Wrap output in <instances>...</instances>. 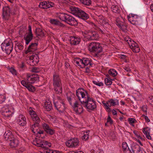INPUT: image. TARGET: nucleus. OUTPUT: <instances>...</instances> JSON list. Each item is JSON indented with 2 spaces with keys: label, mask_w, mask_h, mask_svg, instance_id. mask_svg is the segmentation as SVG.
Instances as JSON below:
<instances>
[{
  "label": "nucleus",
  "mask_w": 153,
  "mask_h": 153,
  "mask_svg": "<svg viewBox=\"0 0 153 153\" xmlns=\"http://www.w3.org/2000/svg\"><path fill=\"white\" fill-rule=\"evenodd\" d=\"M57 16L60 20L71 25L75 26L77 25L76 19L70 15L63 13H57Z\"/></svg>",
  "instance_id": "f257e3e1"
},
{
  "label": "nucleus",
  "mask_w": 153,
  "mask_h": 153,
  "mask_svg": "<svg viewBox=\"0 0 153 153\" xmlns=\"http://www.w3.org/2000/svg\"><path fill=\"white\" fill-rule=\"evenodd\" d=\"M88 48L90 52L94 53V56H95L99 57L103 51L101 45L97 42H91L89 44Z\"/></svg>",
  "instance_id": "f03ea898"
},
{
  "label": "nucleus",
  "mask_w": 153,
  "mask_h": 153,
  "mask_svg": "<svg viewBox=\"0 0 153 153\" xmlns=\"http://www.w3.org/2000/svg\"><path fill=\"white\" fill-rule=\"evenodd\" d=\"M53 85L54 90L57 94H60L62 92V86L61 80L59 76L55 74L53 75Z\"/></svg>",
  "instance_id": "7ed1b4c3"
},
{
  "label": "nucleus",
  "mask_w": 153,
  "mask_h": 153,
  "mask_svg": "<svg viewBox=\"0 0 153 153\" xmlns=\"http://www.w3.org/2000/svg\"><path fill=\"white\" fill-rule=\"evenodd\" d=\"M74 62L81 68H83L85 66L88 65L89 67H91L92 65L91 59L88 58H83L82 59L79 58H75Z\"/></svg>",
  "instance_id": "20e7f679"
},
{
  "label": "nucleus",
  "mask_w": 153,
  "mask_h": 153,
  "mask_svg": "<svg viewBox=\"0 0 153 153\" xmlns=\"http://www.w3.org/2000/svg\"><path fill=\"white\" fill-rule=\"evenodd\" d=\"M13 47L12 42L10 39L5 40L1 45L2 51L8 55L10 54L12 51Z\"/></svg>",
  "instance_id": "39448f33"
},
{
  "label": "nucleus",
  "mask_w": 153,
  "mask_h": 153,
  "mask_svg": "<svg viewBox=\"0 0 153 153\" xmlns=\"http://www.w3.org/2000/svg\"><path fill=\"white\" fill-rule=\"evenodd\" d=\"M76 95L80 101L81 103L85 102L89 97L87 92L83 89L79 88L76 91Z\"/></svg>",
  "instance_id": "423d86ee"
},
{
  "label": "nucleus",
  "mask_w": 153,
  "mask_h": 153,
  "mask_svg": "<svg viewBox=\"0 0 153 153\" xmlns=\"http://www.w3.org/2000/svg\"><path fill=\"white\" fill-rule=\"evenodd\" d=\"M82 33L84 38L88 40H97L99 38L98 33L95 31H85L82 32Z\"/></svg>",
  "instance_id": "0eeeda50"
},
{
  "label": "nucleus",
  "mask_w": 153,
  "mask_h": 153,
  "mask_svg": "<svg viewBox=\"0 0 153 153\" xmlns=\"http://www.w3.org/2000/svg\"><path fill=\"white\" fill-rule=\"evenodd\" d=\"M71 9L73 14L77 15L79 18L83 20H85L89 18L87 13L78 8L72 7Z\"/></svg>",
  "instance_id": "6e6552de"
},
{
  "label": "nucleus",
  "mask_w": 153,
  "mask_h": 153,
  "mask_svg": "<svg viewBox=\"0 0 153 153\" xmlns=\"http://www.w3.org/2000/svg\"><path fill=\"white\" fill-rule=\"evenodd\" d=\"M84 102H85L82 103V104L83 107L88 110V111L90 110L93 111L96 108L97 106L95 101L90 97Z\"/></svg>",
  "instance_id": "1a4fd4ad"
},
{
  "label": "nucleus",
  "mask_w": 153,
  "mask_h": 153,
  "mask_svg": "<svg viewBox=\"0 0 153 153\" xmlns=\"http://www.w3.org/2000/svg\"><path fill=\"white\" fill-rule=\"evenodd\" d=\"M39 80V77L38 75L27 74L26 81L27 82L33 84L35 82H38Z\"/></svg>",
  "instance_id": "9d476101"
},
{
  "label": "nucleus",
  "mask_w": 153,
  "mask_h": 153,
  "mask_svg": "<svg viewBox=\"0 0 153 153\" xmlns=\"http://www.w3.org/2000/svg\"><path fill=\"white\" fill-rule=\"evenodd\" d=\"M79 141L77 138H73L66 141V146L70 148L77 147L79 145Z\"/></svg>",
  "instance_id": "9b49d317"
},
{
  "label": "nucleus",
  "mask_w": 153,
  "mask_h": 153,
  "mask_svg": "<svg viewBox=\"0 0 153 153\" xmlns=\"http://www.w3.org/2000/svg\"><path fill=\"white\" fill-rule=\"evenodd\" d=\"M54 105L56 108L60 113H63L65 111L66 106L64 102H55L53 101Z\"/></svg>",
  "instance_id": "f8f14e48"
},
{
  "label": "nucleus",
  "mask_w": 153,
  "mask_h": 153,
  "mask_svg": "<svg viewBox=\"0 0 153 153\" xmlns=\"http://www.w3.org/2000/svg\"><path fill=\"white\" fill-rule=\"evenodd\" d=\"M73 109L76 114H80L83 111L82 105L79 104L78 101H76L72 105Z\"/></svg>",
  "instance_id": "ddd939ff"
},
{
  "label": "nucleus",
  "mask_w": 153,
  "mask_h": 153,
  "mask_svg": "<svg viewBox=\"0 0 153 153\" xmlns=\"http://www.w3.org/2000/svg\"><path fill=\"white\" fill-rule=\"evenodd\" d=\"M2 115L5 117H10L12 116L13 112L9 109L8 106H5L3 107L1 111Z\"/></svg>",
  "instance_id": "4468645a"
},
{
  "label": "nucleus",
  "mask_w": 153,
  "mask_h": 153,
  "mask_svg": "<svg viewBox=\"0 0 153 153\" xmlns=\"http://www.w3.org/2000/svg\"><path fill=\"white\" fill-rule=\"evenodd\" d=\"M123 22L120 21L119 19H117L116 20V24L123 31H125L127 30V25L123 19Z\"/></svg>",
  "instance_id": "2eb2a0df"
},
{
  "label": "nucleus",
  "mask_w": 153,
  "mask_h": 153,
  "mask_svg": "<svg viewBox=\"0 0 153 153\" xmlns=\"http://www.w3.org/2000/svg\"><path fill=\"white\" fill-rule=\"evenodd\" d=\"M39 58L38 54H35L30 56L29 62L31 65L34 66L39 62Z\"/></svg>",
  "instance_id": "dca6fc26"
},
{
  "label": "nucleus",
  "mask_w": 153,
  "mask_h": 153,
  "mask_svg": "<svg viewBox=\"0 0 153 153\" xmlns=\"http://www.w3.org/2000/svg\"><path fill=\"white\" fill-rule=\"evenodd\" d=\"M54 6L53 3L48 1H43L41 2L39 5V7L42 8L47 9Z\"/></svg>",
  "instance_id": "f3484780"
},
{
  "label": "nucleus",
  "mask_w": 153,
  "mask_h": 153,
  "mask_svg": "<svg viewBox=\"0 0 153 153\" xmlns=\"http://www.w3.org/2000/svg\"><path fill=\"white\" fill-rule=\"evenodd\" d=\"M29 112L33 120L35 123H34L39 124L41 120L37 114L36 112L33 111L32 109L29 110Z\"/></svg>",
  "instance_id": "a211bd4d"
},
{
  "label": "nucleus",
  "mask_w": 153,
  "mask_h": 153,
  "mask_svg": "<svg viewBox=\"0 0 153 153\" xmlns=\"http://www.w3.org/2000/svg\"><path fill=\"white\" fill-rule=\"evenodd\" d=\"M128 19L131 24L135 25L138 24L140 18L137 15L131 14L128 16Z\"/></svg>",
  "instance_id": "6ab92c4d"
},
{
  "label": "nucleus",
  "mask_w": 153,
  "mask_h": 153,
  "mask_svg": "<svg viewBox=\"0 0 153 153\" xmlns=\"http://www.w3.org/2000/svg\"><path fill=\"white\" fill-rule=\"evenodd\" d=\"M3 16L5 20H8L11 14V10L8 7H5L3 9Z\"/></svg>",
  "instance_id": "aec40b11"
},
{
  "label": "nucleus",
  "mask_w": 153,
  "mask_h": 153,
  "mask_svg": "<svg viewBox=\"0 0 153 153\" xmlns=\"http://www.w3.org/2000/svg\"><path fill=\"white\" fill-rule=\"evenodd\" d=\"M21 84L24 87H25L29 91L33 92L35 90V87L32 86L30 83L27 82L25 80H22L21 81Z\"/></svg>",
  "instance_id": "412c9836"
},
{
  "label": "nucleus",
  "mask_w": 153,
  "mask_h": 153,
  "mask_svg": "<svg viewBox=\"0 0 153 153\" xmlns=\"http://www.w3.org/2000/svg\"><path fill=\"white\" fill-rule=\"evenodd\" d=\"M131 148L133 153H143L142 149L136 143H133L131 145Z\"/></svg>",
  "instance_id": "4be33fe9"
},
{
  "label": "nucleus",
  "mask_w": 153,
  "mask_h": 153,
  "mask_svg": "<svg viewBox=\"0 0 153 153\" xmlns=\"http://www.w3.org/2000/svg\"><path fill=\"white\" fill-rule=\"evenodd\" d=\"M18 124L21 126H25L27 124L26 118L22 114L19 115V119L17 120Z\"/></svg>",
  "instance_id": "5701e85b"
},
{
  "label": "nucleus",
  "mask_w": 153,
  "mask_h": 153,
  "mask_svg": "<svg viewBox=\"0 0 153 153\" xmlns=\"http://www.w3.org/2000/svg\"><path fill=\"white\" fill-rule=\"evenodd\" d=\"M71 44L73 45H76L79 44L81 40L79 38L76 36H71L70 39Z\"/></svg>",
  "instance_id": "b1692460"
},
{
  "label": "nucleus",
  "mask_w": 153,
  "mask_h": 153,
  "mask_svg": "<svg viewBox=\"0 0 153 153\" xmlns=\"http://www.w3.org/2000/svg\"><path fill=\"white\" fill-rule=\"evenodd\" d=\"M4 137L5 140L9 141L12 140L14 138L12 132L9 130H8L5 131L4 134Z\"/></svg>",
  "instance_id": "393cba45"
},
{
  "label": "nucleus",
  "mask_w": 153,
  "mask_h": 153,
  "mask_svg": "<svg viewBox=\"0 0 153 153\" xmlns=\"http://www.w3.org/2000/svg\"><path fill=\"white\" fill-rule=\"evenodd\" d=\"M10 145L12 148L16 149L19 145V140L14 138H13V139L10 140Z\"/></svg>",
  "instance_id": "a878e982"
},
{
  "label": "nucleus",
  "mask_w": 153,
  "mask_h": 153,
  "mask_svg": "<svg viewBox=\"0 0 153 153\" xmlns=\"http://www.w3.org/2000/svg\"><path fill=\"white\" fill-rule=\"evenodd\" d=\"M67 99L70 104L72 106L75 102L77 101L75 100V97L74 94L70 93L69 95H68Z\"/></svg>",
  "instance_id": "bb28decb"
},
{
  "label": "nucleus",
  "mask_w": 153,
  "mask_h": 153,
  "mask_svg": "<svg viewBox=\"0 0 153 153\" xmlns=\"http://www.w3.org/2000/svg\"><path fill=\"white\" fill-rule=\"evenodd\" d=\"M132 42L131 44L129 45L130 48L134 52H139L140 51V49L138 45L134 41Z\"/></svg>",
  "instance_id": "cd10ccee"
},
{
  "label": "nucleus",
  "mask_w": 153,
  "mask_h": 153,
  "mask_svg": "<svg viewBox=\"0 0 153 153\" xmlns=\"http://www.w3.org/2000/svg\"><path fill=\"white\" fill-rule=\"evenodd\" d=\"M38 43H31L28 47V49L27 50V53L30 52H34L37 49V46Z\"/></svg>",
  "instance_id": "c85d7f7f"
},
{
  "label": "nucleus",
  "mask_w": 153,
  "mask_h": 153,
  "mask_svg": "<svg viewBox=\"0 0 153 153\" xmlns=\"http://www.w3.org/2000/svg\"><path fill=\"white\" fill-rule=\"evenodd\" d=\"M33 37V34L26 33L24 36V39L25 41L26 45H28L32 40Z\"/></svg>",
  "instance_id": "c756f323"
},
{
  "label": "nucleus",
  "mask_w": 153,
  "mask_h": 153,
  "mask_svg": "<svg viewBox=\"0 0 153 153\" xmlns=\"http://www.w3.org/2000/svg\"><path fill=\"white\" fill-rule=\"evenodd\" d=\"M122 147L125 153H132L126 143L124 142L123 143Z\"/></svg>",
  "instance_id": "7c9ffc66"
},
{
  "label": "nucleus",
  "mask_w": 153,
  "mask_h": 153,
  "mask_svg": "<svg viewBox=\"0 0 153 153\" xmlns=\"http://www.w3.org/2000/svg\"><path fill=\"white\" fill-rule=\"evenodd\" d=\"M50 22L52 24L63 27L65 25L61 23L59 20L54 19H51L50 20Z\"/></svg>",
  "instance_id": "2f4dec72"
},
{
  "label": "nucleus",
  "mask_w": 153,
  "mask_h": 153,
  "mask_svg": "<svg viewBox=\"0 0 153 153\" xmlns=\"http://www.w3.org/2000/svg\"><path fill=\"white\" fill-rule=\"evenodd\" d=\"M30 129L31 131L34 134L37 132L39 128V124L34 123L30 125Z\"/></svg>",
  "instance_id": "473e14b6"
},
{
  "label": "nucleus",
  "mask_w": 153,
  "mask_h": 153,
  "mask_svg": "<svg viewBox=\"0 0 153 153\" xmlns=\"http://www.w3.org/2000/svg\"><path fill=\"white\" fill-rule=\"evenodd\" d=\"M150 130V129L148 127H146L143 128L142 131L148 139L151 140V137L150 136L149 134Z\"/></svg>",
  "instance_id": "72a5a7b5"
},
{
  "label": "nucleus",
  "mask_w": 153,
  "mask_h": 153,
  "mask_svg": "<svg viewBox=\"0 0 153 153\" xmlns=\"http://www.w3.org/2000/svg\"><path fill=\"white\" fill-rule=\"evenodd\" d=\"M108 102L110 103V105L109 104V106H114L119 105V100L117 99H110L108 100Z\"/></svg>",
  "instance_id": "f704fd0d"
},
{
  "label": "nucleus",
  "mask_w": 153,
  "mask_h": 153,
  "mask_svg": "<svg viewBox=\"0 0 153 153\" xmlns=\"http://www.w3.org/2000/svg\"><path fill=\"white\" fill-rule=\"evenodd\" d=\"M24 47L21 43H17L16 44L15 47L16 51L17 52H20L23 50Z\"/></svg>",
  "instance_id": "c9c22d12"
},
{
  "label": "nucleus",
  "mask_w": 153,
  "mask_h": 153,
  "mask_svg": "<svg viewBox=\"0 0 153 153\" xmlns=\"http://www.w3.org/2000/svg\"><path fill=\"white\" fill-rule=\"evenodd\" d=\"M44 107L45 109L47 111H50L52 109V104L50 101L45 102V103Z\"/></svg>",
  "instance_id": "e433bc0d"
},
{
  "label": "nucleus",
  "mask_w": 153,
  "mask_h": 153,
  "mask_svg": "<svg viewBox=\"0 0 153 153\" xmlns=\"http://www.w3.org/2000/svg\"><path fill=\"white\" fill-rule=\"evenodd\" d=\"M36 33L37 36L43 37L44 36V33L42 29L38 28L36 29Z\"/></svg>",
  "instance_id": "4c0bfd02"
},
{
  "label": "nucleus",
  "mask_w": 153,
  "mask_h": 153,
  "mask_svg": "<svg viewBox=\"0 0 153 153\" xmlns=\"http://www.w3.org/2000/svg\"><path fill=\"white\" fill-rule=\"evenodd\" d=\"M111 9L114 13H118L120 11V8L117 5H112L111 7Z\"/></svg>",
  "instance_id": "58836bf2"
},
{
  "label": "nucleus",
  "mask_w": 153,
  "mask_h": 153,
  "mask_svg": "<svg viewBox=\"0 0 153 153\" xmlns=\"http://www.w3.org/2000/svg\"><path fill=\"white\" fill-rule=\"evenodd\" d=\"M51 146V143L48 142L47 141H44L42 146H41L42 148L48 149L49 147H50Z\"/></svg>",
  "instance_id": "ea45409f"
},
{
  "label": "nucleus",
  "mask_w": 153,
  "mask_h": 153,
  "mask_svg": "<svg viewBox=\"0 0 153 153\" xmlns=\"http://www.w3.org/2000/svg\"><path fill=\"white\" fill-rule=\"evenodd\" d=\"M80 2L83 5L89 6L91 4V0H79Z\"/></svg>",
  "instance_id": "a19ab883"
},
{
  "label": "nucleus",
  "mask_w": 153,
  "mask_h": 153,
  "mask_svg": "<svg viewBox=\"0 0 153 153\" xmlns=\"http://www.w3.org/2000/svg\"><path fill=\"white\" fill-rule=\"evenodd\" d=\"M89 131L88 130L84 132V135L82 137V139L83 140L85 141L88 140L89 138Z\"/></svg>",
  "instance_id": "79ce46f5"
},
{
  "label": "nucleus",
  "mask_w": 153,
  "mask_h": 153,
  "mask_svg": "<svg viewBox=\"0 0 153 153\" xmlns=\"http://www.w3.org/2000/svg\"><path fill=\"white\" fill-rule=\"evenodd\" d=\"M110 75L113 77L116 76L117 74V71L114 69H111L108 71Z\"/></svg>",
  "instance_id": "37998d69"
},
{
  "label": "nucleus",
  "mask_w": 153,
  "mask_h": 153,
  "mask_svg": "<svg viewBox=\"0 0 153 153\" xmlns=\"http://www.w3.org/2000/svg\"><path fill=\"white\" fill-rule=\"evenodd\" d=\"M112 79H110L109 78H106L105 79V84L107 85H111L112 83Z\"/></svg>",
  "instance_id": "c03bdc74"
},
{
  "label": "nucleus",
  "mask_w": 153,
  "mask_h": 153,
  "mask_svg": "<svg viewBox=\"0 0 153 153\" xmlns=\"http://www.w3.org/2000/svg\"><path fill=\"white\" fill-rule=\"evenodd\" d=\"M99 23L102 25H109V24L108 20L105 18H104L103 20H101L100 22H99Z\"/></svg>",
  "instance_id": "a18cd8bd"
},
{
  "label": "nucleus",
  "mask_w": 153,
  "mask_h": 153,
  "mask_svg": "<svg viewBox=\"0 0 153 153\" xmlns=\"http://www.w3.org/2000/svg\"><path fill=\"white\" fill-rule=\"evenodd\" d=\"M9 71L13 75L17 76V72L16 71L14 68L13 67H11L9 68Z\"/></svg>",
  "instance_id": "49530a36"
},
{
  "label": "nucleus",
  "mask_w": 153,
  "mask_h": 153,
  "mask_svg": "<svg viewBox=\"0 0 153 153\" xmlns=\"http://www.w3.org/2000/svg\"><path fill=\"white\" fill-rule=\"evenodd\" d=\"M128 120L129 123L131 126H134V124L135 123L136 121L135 119L133 118H129L128 119Z\"/></svg>",
  "instance_id": "de8ad7c7"
},
{
  "label": "nucleus",
  "mask_w": 153,
  "mask_h": 153,
  "mask_svg": "<svg viewBox=\"0 0 153 153\" xmlns=\"http://www.w3.org/2000/svg\"><path fill=\"white\" fill-rule=\"evenodd\" d=\"M125 40L127 42V43L128 44L129 46L132 43V41H134L132 40L131 39L129 38L128 36L125 37Z\"/></svg>",
  "instance_id": "09e8293b"
},
{
  "label": "nucleus",
  "mask_w": 153,
  "mask_h": 153,
  "mask_svg": "<svg viewBox=\"0 0 153 153\" xmlns=\"http://www.w3.org/2000/svg\"><path fill=\"white\" fill-rule=\"evenodd\" d=\"M92 82L94 84L100 87H102L103 85V83L102 82L94 80Z\"/></svg>",
  "instance_id": "8fccbe9b"
},
{
  "label": "nucleus",
  "mask_w": 153,
  "mask_h": 153,
  "mask_svg": "<svg viewBox=\"0 0 153 153\" xmlns=\"http://www.w3.org/2000/svg\"><path fill=\"white\" fill-rule=\"evenodd\" d=\"M44 141V140H36V144H35V145L41 147L42 144Z\"/></svg>",
  "instance_id": "3c124183"
},
{
  "label": "nucleus",
  "mask_w": 153,
  "mask_h": 153,
  "mask_svg": "<svg viewBox=\"0 0 153 153\" xmlns=\"http://www.w3.org/2000/svg\"><path fill=\"white\" fill-rule=\"evenodd\" d=\"M48 134L51 135L53 134L54 133V130L51 129L50 128L48 129V130L45 131Z\"/></svg>",
  "instance_id": "603ef678"
},
{
  "label": "nucleus",
  "mask_w": 153,
  "mask_h": 153,
  "mask_svg": "<svg viewBox=\"0 0 153 153\" xmlns=\"http://www.w3.org/2000/svg\"><path fill=\"white\" fill-rule=\"evenodd\" d=\"M42 127L45 131H46L48 130V129L50 128L49 126L46 123H44L43 124Z\"/></svg>",
  "instance_id": "864d4df0"
},
{
  "label": "nucleus",
  "mask_w": 153,
  "mask_h": 153,
  "mask_svg": "<svg viewBox=\"0 0 153 153\" xmlns=\"http://www.w3.org/2000/svg\"><path fill=\"white\" fill-rule=\"evenodd\" d=\"M147 101L150 104H152L153 103V96H149L147 99Z\"/></svg>",
  "instance_id": "5fc2aeb1"
},
{
  "label": "nucleus",
  "mask_w": 153,
  "mask_h": 153,
  "mask_svg": "<svg viewBox=\"0 0 153 153\" xmlns=\"http://www.w3.org/2000/svg\"><path fill=\"white\" fill-rule=\"evenodd\" d=\"M141 117L144 118L145 121L147 122H149L150 121V120L149 119L148 117L145 115L143 114Z\"/></svg>",
  "instance_id": "6e6d98bb"
},
{
  "label": "nucleus",
  "mask_w": 153,
  "mask_h": 153,
  "mask_svg": "<svg viewBox=\"0 0 153 153\" xmlns=\"http://www.w3.org/2000/svg\"><path fill=\"white\" fill-rule=\"evenodd\" d=\"M39 68L36 67H33L32 69V71L35 73L39 72Z\"/></svg>",
  "instance_id": "4d7b16f0"
},
{
  "label": "nucleus",
  "mask_w": 153,
  "mask_h": 153,
  "mask_svg": "<svg viewBox=\"0 0 153 153\" xmlns=\"http://www.w3.org/2000/svg\"><path fill=\"white\" fill-rule=\"evenodd\" d=\"M5 97L2 95H0V103H1L5 101Z\"/></svg>",
  "instance_id": "13d9d810"
},
{
  "label": "nucleus",
  "mask_w": 153,
  "mask_h": 153,
  "mask_svg": "<svg viewBox=\"0 0 153 153\" xmlns=\"http://www.w3.org/2000/svg\"><path fill=\"white\" fill-rule=\"evenodd\" d=\"M44 132L43 130H40L39 128L38 129L37 132H36L35 134H39L40 135L43 134Z\"/></svg>",
  "instance_id": "bf43d9fd"
},
{
  "label": "nucleus",
  "mask_w": 153,
  "mask_h": 153,
  "mask_svg": "<svg viewBox=\"0 0 153 153\" xmlns=\"http://www.w3.org/2000/svg\"><path fill=\"white\" fill-rule=\"evenodd\" d=\"M97 30L100 32L102 34H104L105 33V30L104 29L102 30L100 27L97 28Z\"/></svg>",
  "instance_id": "052dcab7"
},
{
  "label": "nucleus",
  "mask_w": 153,
  "mask_h": 153,
  "mask_svg": "<svg viewBox=\"0 0 153 153\" xmlns=\"http://www.w3.org/2000/svg\"><path fill=\"white\" fill-rule=\"evenodd\" d=\"M142 110L146 113L147 112V106L146 105H144L142 106L141 108Z\"/></svg>",
  "instance_id": "680f3d73"
},
{
  "label": "nucleus",
  "mask_w": 153,
  "mask_h": 153,
  "mask_svg": "<svg viewBox=\"0 0 153 153\" xmlns=\"http://www.w3.org/2000/svg\"><path fill=\"white\" fill-rule=\"evenodd\" d=\"M44 153H54V151L48 149H46L44 151Z\"/></svg>",
  "instance_id": "e2e57ef3"
},
{
  "label": "nucleus",
  "mask_w": 153,
  "mask_h": 153,
  "mask_svg": "<svg viewBox=\"0 0 153 153\" xmlns=\"http://www.w3.org/2000/svg\"><path fill=\"white\" fill-rule=\"evenodd\" d=\"M107 123H109L111 124H112L113 121L111 120V119L110 116H108V118H107Z\"/></svg>",
  "instance_id": "0e129e2a"
},
{
  "label": "nucleus",
  "mask_w": 153,
  "mask_h": 153,
  "mask_svg": "<svg viewBox=\"0 0 153 153\" xmlns=\"http://www.w3.org/2000/svg\"><path fill=\"white\" fill-rule=\"evenodd\" d=\"M123 69L127 72H130L131 71V69L129 67L125 66L123 67Z\"/></svg>",
  "instance_id": "69168bd1"
},
{
  "label": "nucleus",
  "mask_w": 153,
  "mask_h": 153,
  "mask_svg": "<svg viewBox=\"0 0 153 153\" xmlns=\"http://www.w3.org/2000/svg\"><path fill=\"white\" fill-rule=\"evenodd\" d=\"M90 67L88 66V67H86L85 68V73L89 74V73H91V71L89 69Z\"/></svg>",
  "instance_id": "338daca9"
},
{
  "label": "nucleus",
  "mask_w": 153,
  "mask_h": 153,
  "mask_svg": "<svg viewBox=\"0 0 153 153\" xmlns=\"http://www.w3.org/2000/svg\"><path fill=\"white\" fill-rule=\"evenodd\" d=\"M19 67L21 69H23L25 67V65L23 62H22L21 64L19 65Z\"/></svg>",
  "instance_id": "774afa93"
}]
</instances>
